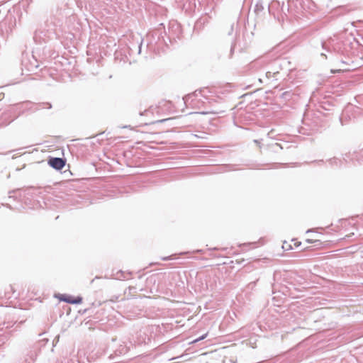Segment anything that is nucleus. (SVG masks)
Listing matches in <instances>:
<instances>
[{"label": "nucleus", "mask_w": 363, "mask_h": 363, "mask_svg": "<svg viewBox=\"0 0 363 363\" xmlns=\"http://www.w3.org/2000/svg\"><path fill=\"white\" fill-rule=\"evenodd\" d=\"M60 299L61 301H63L68 303H77H77H81L82 301V297H79V296L74 297V296H68V295H65V294L61 295Z\"/></svg>", "instance_id": "nucleus-2"}, {"label": "nucleus", "mask_w": 363, "mask_h": 363, "mask_svg": "<svg viewBox=\"0 0 363 363\" xmlns=\"http://www.w3.org/2000/svg\"><path fill=\"white\" fill-rule=\"evenodd\" d=\"M203 113V114H207V113H208V112H203V113Z\"/></svg>", "instance_id": "nucleus-9"}, {"label": "nucleus", "mask_w": 363, "mask_h": 363, "mask_svg": "<svg viewBox=\"0 0 363 363\" xmlns=\"http://www.w3.org/2000/svg\"><path fill=\"white\" fill-rule=\"evenodd\" d=\"M331 72H332L333 73H335L337 71L332 70Z\"/></svg>", "instance_id": "nucleus-8"}, {"label": "nucleus", "mask_w": 363, "mask_h": 363, "mask_svg": "<svg viewBox=\"0 0 363 363\" xmlns=\"http://www.w3.org/2000/svg\"><path fill=\"white\" fill-rule=\"evenodd\" d=\"M317 241H318V240H310V239H307V240H306V242L307 243H313V242H317Z\"/></svg>", "instance_id": "nucleus-6"}, {"label": "nucleus", "mask_w": 363, "mask_h": 363, "mask_svg": "<svg viewBox=\"0 0 363 363\" xmlns=\"http://www.w3.org/2000/svg\"><path fill=\"white\" fill-rule=\"evenodd\" d=\"M258 242L261 245H263L264 241V239L263 238H260L259 240H258Z\"/></svg>", "instance_id": "nucleus-7"}, {"label": "nucleus", "mask_w": 363, "mask_h": 363, "mask_svg": "<svg viewBox=\"0 0 363 363\" xmlns=\"http://www.w3.org/2000/svg\"><path fill=\"white\" fill-rule=\"evenodd\" d=\"M48 164L53 168L56 169H62L65 164V161L61 159V158H58V157H55V158H51L48 161Z\"/></svg>", "instance_id": "nucleus-1"}, {"label": "nucleus", "mask_w": 363, "mask_h": 363, "mask_svg": "<svg viewBox=\"0 0 363 363\" xmlns=\"http://www.w3.org/2000/svg\"><path fill=\"white\" fill-rule=\"evenodd\" d=\"M291 242H292L294 249L298 248L301 245V242L298 241L297 239H291Z\"/></svg>", "instance_id": "nucleus-4"}, {"label": "nucleus", "mask_w": 363, "mask_h": 363, "mask_svg": "<svg viewBox=\"0 0 363 363\" xmlns=\"http://www.w3.org/2000/svg\"><path fill=\"white\" fill-rule=\"evenodd\" d=\"M207 335H208V333H206L205 335H202L201 337L192 340L191 342H190V344H194V343H196V342H199V341H200L201 340H203L204 338H206Z\"/></svg>", "instance_id": "nucleus-5"}, {"label": "nucleus", "mask_w": 363, "mask_h": 363, "mask_svg": "<svg viewBox=\"0 0 363 363\" xmlns=\"http://www.w3.org/2000/svg\"><path fill=\"white\" fill-rule=\"evenodd\" d=\"M281 247L284 251H289V250H294L291 240H284L282 243Z\"/></svg>", "instance_id": "nucleus-3"}]
</instances>
